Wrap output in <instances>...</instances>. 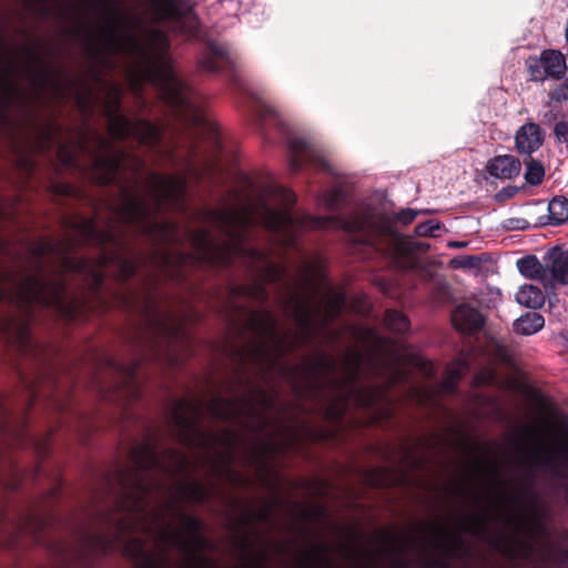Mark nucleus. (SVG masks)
Masks as SVG:
<instances>
[{
  "instance_id": "obj_26",
  "label": "nucleus",
  "mask_w": 568,
  "mask_h": 568,
  "mask_svg": "<svg viewBox=\"0 0 568 568\" xmlns=\"http://www.w3.org/2000/svg\"><path fill=\"white\" fill-rule=\"evenodd\" d=\"M78 229L83 236L98 240L100 243L116 242V232L113 229H109L105 232H98L94 221L84 219L79 222Z\"/></svg>"
},
{
  "instance_id": "obj_14",
  "label": "nucleus",
  "mask_w": 568,
  "mask_h": 568,
  "mask_svg": "<svg viewBox=\"0 0 568 568\" xmlns=\"http://www.w3.org/2000/svg\"><path fill=\"white\" fill-rule=\"evenodd\" d=\"M134 263L123 251L103 253V256L95 263L87 260L79 261L74 268L87 274L91 278V285L98 286L102 278L113 275L120 280L128 278L134 273Z\"/></svg>"
},
{
  "instance_id": "obj_49",
  "label": "nucleus",
  "mask_w": 568,
  "mask_h": 568,
  "mask_svg": "<svg viewBox=\"0 0 568 568\" xmlns=\"http://www.w3.org/2000/svg\"><path fill=\"white\" fill-rule=\"evenodd\" d=\"M354 308L357 311V312H361V313H364L367 311V305H363V306H354Z\"/></svg>"
},
{
  "instance_id": "obj_35",
  "label": "nucleus",
  "mask_w": 568,
  "mask_h": 568,
  "mask_svg": "<svg viewBox=\"0 0 568 568\" xmlns=\"http://www.w3.org/2000/svg\"><path fill=\"white\" fill-rule=\"evenodd\" d=\"M343 200V193L341 190H332L324 196V205L329 209L334 210L337 207V205Z\"/></svg>"
},
{
  "instance_id": "obj_38",
  "label": "nucleus",
  "mask_w": 568,
  "mask_h": 568,
  "mask_svg": "<svg viewBox=\"0 0 568 568\" xmlns=\"http://www.w3.org/2000/svg\"><path fill=\"white\" fill-rule=\"evenodd\" d=\"M235 294L247 295V296H251V297L257 298V300L263 298V296H264L262 288L258 286H256V287L241 286L235 290Z\"/></svg>"
},
{
  "instance_id": "obj_32",
  "label": "nucleus",
  "mask_w": 568,
  "mask_h": 568,
  "mask_svg": "<svg viewBox=\"0 0 568 568\" xmlns=\"http://www.w3.org/2000/svg\"><path fill=\"white\" fill-rule=\"evenodd\" d=\"M110 541L101 536H87L84 547L93 554H104L109 548Z\"/></svg>"
},
{
  "instance_id": "obj_59",
  "label": "nucleus",
  "mask_w": 568,
  "mask_h": 568,
  "mask_svg": "<svg viewBox=\"0 0 568 568\" xmlns=\"http://www.w3.org/2000/svg\"><path fill=\"white\" fill-rule=\"evenodd\" d=\"M304 281H305V282H310V277H308V275H305Z\"/></svg>"
},
{
  "instance_id": "obj_31",
  "label": "nucleus",
  "mask_w": 568,
  "mask_h": 568,
  "mask_svg": "<svg viewBox=\"0 0 568 568\" xmlns=\"http://www.w3.org/2000/svg\"><path fill=\"white\" fill-rule=\"evenodd\" d=\"M466 368H467L466 364L462 361H457V362L453 363L447 368L446 379L443 385L445 390H449L453 387V384L455 383V381H457L464 374Z\"/></svg>"
},
{
  "instance_id": "obj_24",
  "label": "nucleus",
  "mask_w": 568,
  "mask_h": 568,
  "mask_svg": "<svg viewBox=\"0 0 568 568\" xmlns=\"http://www.w3.org/2000/svg\"><path fill=\"white\" fill-rule=\"evenodd\" d=\"M516 301L527 308H540L545 304V295L542 291L531 284L519 287L516 293Z\"/></svg>"
},
{
  "instance_id": "obj_36",
  "label": "nucleus",
  "mask_w": 568,
  "mask_h": 568,
  "mask_svg": "<svg viewBox=\"0 0 568 568\" xmlns=\"http://www.w3.org/2000/svg\"><path fill=\"white\" fill-rule=\"evenodd\" d=\"M291 149L296 154L306 153V156L315 161V156L310 152V145L304 140H293L291 142Z\"/></svg>"
},
{
  "instance_id": "obj_2",
  "label": "nucleus",
  "mask_w": 568,
  "mask_h": 568,
  "mask_svg": "<svg viewBox=\"0 0 568 568\" xmlns=\"http://www.w3.org/2000/svg\"><path fill=\"white\" fill-rule=\"evenodd\" d=\"M295 195L282 186L268 185L254 200L236 199L220 210L207 215V222L216 227L222 235L221 243L205 230H199L191 235L192 245L199 250L201 258L216 260L226 263L231 256H247L253 263H260L262 278L267 282L280 280L284 271L271 262L264 252L250 247L246 241V230L255 224H263L271 231H282L281 240L284 245L293 242V233L297 229H342L346 232L369 231L373 220L362 214H353L347 220L313 217L308 215H292L287 207L294 203Z\"/></svg>"
},
{
  "instance_id": "obj_7",
  "label": "nucleus",
  "mask_w": 568,
  "mask_h": 568,
  "mask_svg": "<svg viewBox=\"0 0 568 568\" xmlns=\"http://www.w3.org/2000/svg\"><path fill=\"white\" fill-rule=\"evenodd\" d=\"M518 444L525 463L568 477V426L535 420L518 430Z\"/></svg>"
},
{
  "instance_id": "obj_12",
  "label": "nucleus",
  "mask_w": 568,
  "mask_h": 568,
  "mask_svg": "<svg viewBox=\"0 0 568 568\" xmlns=\"http://www.w3.org/2000/svg\"><path fill=\"white\" fill-rule=\"evenodd\" d=\"M121 89L111 84L108 87L105 109L109 115L110 134L116 139L134 136L141 143L153 144L159 139V131L155 126L145 121H130L122 115L115 114L119 108Z\"/></svg>"
},
{
  "instance_id": "obj_51",
  "label": "nucleus",
  "mask_w": 568,
  "mask_h": 568,
  "mask_svg": "<svg viewBox=\"0 0 568 568\" xmlns=\"http://www.w3.org/2000/svg\"><path fill=\"white\" fill-rule=\"evenodd\" d=\"M564 499H565V501L568 504V486L565 488V491H564Z\"/></svg>"
},
{
  "instance_id": "obj_44",
  "label": "nucleus",
  "mask_w": 568,
  "mask_h": 568,
  "mask_svg": "<svg viewBox=\"0 0 568 568\" xmlns=\"http://www.w3.org/2000/svg\"><path fill=\"white\" fill-rule=\"evenodd\" d=\"M214 59H215L214 57H210V58L203 60V62H202L203 69H205L207 71H216V65H215Z\"/></svg>"
},
{
  "instance_id": "obj_16",
  "label": "nucleus",
  "mask_w": 568,
  "mask_h": 568,
  "mask_svg": "<svg viewBox=\"0 0 568 568\" xmlns=\"http://www.w3.org/2000/svg\"><path fill=\"white\" fill-rule=\"evenodd\" d=\"M100 152L94 161L93 179L105 184L112 181L116 171L125 165V154L115 150L106 140L99 138Z\"/></svg>"
},
{
  "instance_id": "obj_9",
  "label": "nucleus",
  "mask_w": 568,
  "mask_h": 568,
  "mask_svg": "<svg viewBox=\"0 0 568 568\" xmlns=\"http://www.w3.org/2000/svg\"><path fill=\"white\" fill-rule=\"evenodd\" d=\"M272 406L273 400L268 394L250 387L241 398H213L207 410L215 418L237 420L256 432H263L270 422Z\"/></svg>"
},
{
  "instance_id": "obj_37",
  "label": "nucleus",
  "mask_w": 568,
  "mask_h": 568,
  "mask_svg": "<svg viewBox=\"0 0 568 568\" xmlns=\"http://www.w3.org/2000/svg\"><path fill=\"white\" fill-rule=\"evenodd\" d=\"M550 99L556 102L568 101V78L551 93Z\"/></svg>"
},
{
  "instance_id": "obj_4",
  "label": "nucleus",
  "mask_w": 568,
  "mask_h": 568,
  "mask_svg": "<svg viewBox=\"0 0 568 568\" xmlns=\"http://www.w3.org/2000/svg\"><path fill=\"white\" fill-rule=\"evenodd\" d=\"M480 507L462 523V529L484 536L491 517H497L505 534L523 547L534 568H567L565 555L549 542L537 496L528 484L501 480L495 466H488L474 494Z\"/></svg>"
},
{
  "instance_id": "obj_3",
  "label": "nucleus",
  "mask_w": 568,
  "mask_h": 568,
  "mask_svg": "<svg viewBox=\"0 0 568 568\" xmlns=\"http://www.w3.org/2000/svg\"><path fill=\"white\" fill-rule=\"evenodd\" d=\"M85 45L95 60L111 67L109 57L123 53L132 60L128 79L133 91L150 82L165 101L181 112H193L189 88L176 75L166 36L158 27L145 23L122 8H113L85 29Z\"/></svg>"
},
{
  "instance_id": "obj_18",
  "label": "nucleus",
  "mask_w": 568,
  "mask_h": 568,
  "mask_svg": "<svg viewBox=\"0 0 568 568\" xmlns=\"http://www.w3.org/2000/svg\"><path fill=\"white\" fill-rule=\"evenodd\" d=\"M287 314L294 317L295 322L302 329H310L316 322L317 307L313 297L301 296L294 294L285 305Z\"/></svg>"
},
{
  "instance_id": "obj_17",
  "label": "nucleus",
  "mask_w": 568,
  "mask_h": 568,
  "mask_svg": "<svg viewBox=\"0 0 568 568\" xmlns=\"http://www.w3.org/2000/svg\"><path fill=\"white\" fill-rule=\"evenodd\" d=\"M547 263L548 286H568V250L555 246L544 256Z\"/></svg>"
},
{
  "instance_id": "obj_30",
  "label": "nucleus",
  "mask_w": 568,
  "mask_h": 568,
  "mask_svg": "<svg viewBox=\"0 0 568 568\" xmlns=\"http://www.w3.org/2000/svg\"><path fill=\"white\" fill-rule=\"evenodd\" d=\"M545 176V168L540 161L530 159L526 162L525 180L528 184L538 185Z\"/></svg>"
},
{
  "instance_id": "obj_25",
  "label": "nucleus",
  "mask_w": 568,
  "mask_h": 568,
  "mask_svg": "<svg viewBox=\"0 0 568 568\" xmlns=\"http://www.w3.org/2000/svg\"><path fill=\"white\" fill-rule=\"evenodd\" d=\"M545 325L544 317L538 313H526L514 322V329L520 335H532Z\"/></svg>"
},
{
  "instance_id": "obj_43",
  "label": "nucleus",
  "mask_w": 568,
  "mask_h": 568,
  "mask_svg": "<svg viewBox=\"0 0 568 568\" xmlns=\"http://www.w3.org/2000/svg\"><path fill=\"white\" fill-rule=\"evenodd\" d=\"M58 155L61 159V161L64 162L65 164H71L73 161V155L67 152L64 148L59 149Z\"/></svg>"
},
{
  "instance_id": "obj_57",
  "label": "nucleus",
  "mask_w": 568,
  "mask_h": 568,
  "mask_svg": "<svg viewBox=\"0 0 568 568\" xmlns=\"http://www.w3.org/2000/svg\"><path fill=\"white\" fill-rule=\"evenodd\" d=\"M161 325H163V331H168L169 328L166 327V324L163 322L161 323Z\"/></svg>"
},
{
  "instance_id": "obj_10",
  "label": "nucleus",
  "mask_w": 568,
  "mask_h": 568,
  "mask_svg": "<svg viewBox=\"0 0 568 568\" xmlns=\"http://www.w3.org/2000/svg\"><path fill=\"white\" fill-rule=\"evenodd\" d=\"M202 413L203 407L197 400H179L172 409L171 426L173 432L181 443L202 447L207 452L215 446H221L224 455L222 460H229L234 435L230 432L212 435L199 430L196 423Z\"/></svg>"
},
{
  "instance_id": "obj_34",
  "label": "nucleus",
  "mask_w": 568,
  "mask_h": 568,
  "mask_svg": "<svg viewBox=\"0 0 568 568\" xmlns=\"http://www.w3.org/2000/svg\"><path fill=\"white\" fill-rule=\"evenodd\" d=\"M440 229V224L435 220H429L424 223H419L415 232L419 236H433L434 233Z\"/></svg>"
},
{
  "instance_id": "obj_50",
  "label": "nucleus",
  "mask_w": 568,
  "mask_h": 568,
  "mask_svg": "<svg viewBox=\"0 0 568 568\" xmlns=\"http://www.w3.org/2000/svg\"><path fill=\"white\" fill-rule=\"evenodd\" d=\"M450 245L454 246V247H464L466 244L462 243V242H454Z\"/></svg>"
},
{
  "instance_id": "obj_42",
  "label": "nucleus",
  "mask_w": 568,
  "mask_h": 568,
  "mask_svg": "<svg viewBox=\"0 0 568 568\" xmlns=\"http://www.w3.org/2000/svg\"><path fill=\"white\" fill-rule=\"evenodd\" d=\"M507 226L510 229L525 230L529 226V223L526 220L509 219Z\"/></svg>"
},
{
  "instance_id": "obj_41",
  "label": "nucleus",
  "mask_w": 568,
  "mask_h": 568,
  "mask_svg": "<svg viewBox=\"0 0 568 568\" xmlns=\"http://www.w3.org/2000/svg\"><path fill=\"white\" fill-rule=\"evenodd\" d=\"M417 216V213L414 210H403L397 214L398 221L407 224L413 222Z\"/></svg>"
},
{
  "instance_id": "obj_23",
  "label": "nucleus",
  "mask_w": 568,
  "mask_h": 568,
  "mask_svg": "<svg viewBox=\"0 0 568 568\" xmlns=\"http://www.w3.org/2000/svg\"><path fill=\"white\" fill-rule=\"evenodd\" d=\"M430 544L443 555H453L459 545V536L444 526H434Z\"/></svg>"
},
{
  "instance_id": "obj_46",
  "label": "nucleus",
  "mask_w": 568,
  "mask_h": 568,
  "mask_svg": "<svg viewBox=\"0 0 568 568\" xmlns=\"http://www.w3.org/2000/svg\"><path fill=\"white\" fill-rule=\"evenodd\" d=\"M496 357H497L499 361H506V359H507V352H506V349H504L503 347H498V351H497Z\"/></svg>"
},
{
  "instance_id": "obj_40",
  "label": "nucleus",
  "mask_w": 568,
  "mask_h": 568,
  "mask_svg": "<svg viewBox=\"0 0 568 568\" xmlns=\"http://www.w3.org/2000/svg\"><path fill=\"white\" fill-rule=\"evenodd\" d=\"M394 244H395V253L396 254H404L406 252V244H407V240L403 236H399L397 234H395L393 237H392Z\"/></svg>"
},
{
  "instance_id": "obj_28",
  "label": "nucleus",
  "mask_w": 568,
  "mask_h": 568,
  "mask_svg": "<svg viewBox=\"0 0 568 568\" xmlns=\"http://www.w3.org/2000/svg\"><path fill=\"white\" fill-rule=\"evenodd\" d=\"M345 305V295L339 291L331 290L326 293L324 313L327 321L333 320Z\"/></svg>"
},
{
  "instance_id": "obj_19",
  "label": "nucleus",
  "mask_w": 568,
  "mask_h": 568,
  "mask_svg": "<svg viewBox=\"0 0 568 568\" xmlns=\"http://www.w3.org/2000/svg\"><path fill=\"white\" fill-rule=\"evenodd\" d=\"M545 135L539 124L526 122L515 134V149L521 155H531L544 144Z\"/></svg>"
},
{
  "instance_id": "obj_8",
  "label": "nucleus",
  "mask_w": 568,
  "mask_h": 568,
  "mask_svg": "<svg viewBox=\"0 0 568 568\" xmlns=\"http://www.w3.org/2000/svg\"><path fill=\"white\" fill-rule=\"evenodd\" d=\"M320 369L326 374L333 390V397L336 400L334 417L339 416L348 403L354 402L359 406H369L382 397V390L376 388H363L355 384V378L358 374L361 365V356L355 353H348L343 362L341 371L343 377L341 381H332L331 375L335 373L336 363L329 356H324L320 359Z\"/></svg>"
},
{
  "instance_id": "obj_11",
  "label": "nucleus",
  "mask_w": 568,
  "mask_h": 568,
  "mask_svg": "<svg viewBox=\"0 0 568 568\" xmlns=\"http://www.w3.org/2000/svg\"><path fill=\"white\" fill-rule=\"evenodd\" d=\"M248 324L257 341L248 351L247 361L264 373L281 371L280 357L288 348V341L281 335L273 314L265 311L253 313Z\"/></svg>"
},
{
  "instance_id": "obj_15",
  "label": "nucleus",
  "mask_w": 568,
  "mask_h": 568,
  "mask_svg": "<svg viewBox=\"0 0 568 568\" xmlns=\"http://www.w3.org/2000/svg\"><path fill=\"white\" fill-rule=\"evenodd\" d=\"M526 65L532 81L559 79L567 70L565 57L557 50H545L539 57H530Z\"/></svg>"
},
{
  "instance_id": "obj_58",
  "label": "nucleus",
  "mask_w": 568,
  "mask_h": 568,
  "mask_svg": "<svg viewBox=\"0 0 568 568\" xmlns=\"http://www.w3.org/2000/svg\"><path fill=\"white\" fill-rule=\"evenodd\" d=\"M322 556H323V555H322V552L316 551V557H317L318 559H320Z\"/></svg>"
},
{
  "instance_id": "obj_56",
  "label": "nucleus",
  "mask_w": 568,
  "mask_h": 568,
  "mask_svg": "<svg viewBox=\"0 0 568 568\" xmlns=\"http://www.w3.org/2000/svg\"><path fill=\"white\" fill-rule=\"evenodd\" d=\"M323 168L328 170V164L325 161H323Z\"/></svg>"
},
{
  "instance_id": "obj_33",
  "label": "nucleus",
  "mask_w": 568,
  "mask_h": 568,
  "mask_svg": "<svg viewBox=\"0 0 568 568\" xmlns=\"http://www.w3.org/2000/svg\"><path fill=\"white\" fill-rule=\"evenodd\" d=\"M554 135L559 143H568V113L555 124Z\"/></svg>"
},
{
  "instance_id": "obj_55",
  "label": "nucleus",
  "mask_w": 568,
  "mask_h": 568,
  "mask_svg": "<svg viewBox=\"0 0 568 568\" xmlns=\"http://www.w3.org/2000/svg\"><path fill=\"white\" fill-rule=\"evenodd\" d=\"M509 388H516L517 387V383L515 382H511L509 385H508Z\"/></svg>"
},
{
  "instance_id": "obj_6",
  "label": "nucleus",
  "mask_w": 568,
  "mask_h": 568,
  "mask_svg": "<svg viewBox=\"0 0 568 568\" xmlns=\"http://www.w3.org/2000/svg\"><path fill=\"white\" fill-rule=\"evenodd\" d=\"M54 250L52 243L39 242L30 248L28 266L23 271L0 268V300L8 298L19 305L37 302L62 307L63 283L60 276L51 278L47 275L42 261Z\"/></svg>"
},
{
  "instance_id": "obj_52",
  "label": "nucleus",
  "mask_w": 568,
  "mask_h": 568,
  "mask_svg": "<svg viewBox=\"0 0 568 568\" xmlns=\"http://www.w3.org/2000/svg\"><path fill=\"white\" fill-rule=\"evenodd\" d=\"M172 258H173L172 256H165L164 257V263L165 264H170L172 262Z\"/></svg>"
},
{
  "instance_id": "obj_21",
  "label": "nucleus",
  "mask_w": 568,
  "mask_h": 568,
  "mask_svg": "<svg viewBox=\"0 0 568 568\" xmlns=\"http://www.w3.org/2000/svg\"><path fill=\"white\" fill-rule=\"evenodd\" d=\"M519 273L528 280H537L548 287L547 263H542L535 256L528 255L517 261Z\"/></svg>"
},
{
  "instance_id": "obj_20",
  "label": "nucleus",
  "mask_w": 568,
  "mask_h": 568,
  "mask_svg": "<svg viewBox=\"0 0 568 568\" xmlns=\"http://www.w3.org/2000/svg\"><path fill=\"white\" fill-rule=\"evenodd\" d=\"M486 170L496 179L511 180L520 174L521 163L514 155H497L488 161Z\"/></svg>"
},
{
  "instance_id": "obj_39",
  "label": "nucleus",
  "mask_w": 568,
  "mask_h": 568,
  "mask_svg": "<svg viewBox=\"0 0 568 568\" xmlns=\"http://www.w3.org/2000/svg\"><path fill=\"white\" fill-rule=\"evenodd\" d=\"M496 381L495 373L490 368H486L480 372L476 377V383L478 385H488L493 384Z\"/></svg>"
},
{
  "instance_id": "obj_5",
  "label": "nucleus",
  "mask_w": 568,
  "mask_h": 568,
  "mask_svg": "<svg viewBox=\"0 0 568 568\" xmlns=\"http://www.w3.org/2000/svg\"><path fill=\"white\" fill-rule=\"evenodd\" d=\"M185 182L171 175L150 174L142 191L125 194L114 217L122 223H132L158 242H175L180 239L176 226L171 222L153 220L152 215L162 207H179Z\"/></svg>"
},
{
  "instance_id": "obj_53",
  "label": "nucleus",
  "mask_w": 568,
  "mask_h": 568,
  "mask_svg": "<svg viewBox=\"0 0 568 568\" xmlns=\"http://www.w3.org/2000/svg\"><path fill=\"white\" fill-rule=\"evenodd\" d=\"M387 542L393 547L394 538L392 536H387Z\"/></svg>"
},
{
  "instance_id": "obj_22",
  "label": "nucleus",
  "mask_w": 568,
  "mask_h": 568,
  "mask_svg": "<svg viewBox=\"0 0 568 568\" xmlns=\"http://www.w3.org/2000/svg\"><path fill=\"white\" fill-rule=\"evenodd\" d=\"M454 326L460 332H471L483 324L480 314L473 307L462 305L452 314Z\"/></svg>"
},
{
  "instance_id": "obj_1",
  "label": "nucleus",
  "mask_w": 568,
  "mask_h": 568,
  "mask_svg": "<svg viewBox=\"0 0 568 568\" xmlns=\"http://www.w3.org/2000/svg\"><path fill=\"white\" fill-rule=\"evenodd\" d=\"M135 469L120 475L121 493L112 510L102 520L120 530L148 532L150 540L132 538L124 554L135 568H217L202 556L207 547L201 537L199 523L183 514L181 503L203 501L207 489L193 479H178L174 487L153 485L140 470L156 467L168 474H184L192 468L191 460L176 450H166L161 457L146 444L131 452Z\"/></svg>"
},
{
  "instance_id": "obj_47",
  "label": "nucleus",
  "mask_w": 568,
  "mask_h": 568,
  "mask_svg": "<svg viewBox=\"0 0 568 568\" xmlns=\"http://www.w3.org/2000/svg\"><path fill=\"white\" fill-rule=\"evenodd\" d=\"M168 362L171 365H178L180 363V359L175 358L172 354H168Z\"/></svg>"
},
{
  "instance_id": "obj_54",
  "label": "nucleus",
  "mask_w": 568,
  "mask_h": 568,
  "mask_svg": "<svg viewBox=\"0 0 568 568\" xmlns=\"http://www.w3.org/2000/svg\"><path fill=\"white\" fill-rule=\"evenodd\" d=\"M125 371H126V374H128V375H132V371H133V368H132V367H126V368H125Z\"/></svg>"
},
{
  "instance_id": "obj_29",
  "label": "nucleus",
  "mask_w": 568,
  "mask_h": 568,
  "mask_svg": "<svg viewBox=\"0 0 568 568\" xmlns=\"http://www.w3.org/2000/svg\"><path fill=\"white\" fill-rule=\"evenodd\" d=\"M384 321L386 327L393 332L404 333L409 327L408 318L397 311H387Z\"/></svg>"
},
{
  "instance_id": "obj_27",
  "label": "nucleus",
  "mask_w": 568,
  "mask_h": 568,
  "mask_svg": "<svg viewBox=\"0 0 568 568\" xmlns=\"http://www.w3.org/2000/svg\"><path fill=\"white\" fill-rule=\"evenodd\" d=\"M548 220L550 224L558 225L568 220V200L555 196L548 204Z\"/></svg>"
},
{
  "instance_id": "obj_48",
  "label": "nucleus",
  "mask_w": 568,
  "mask_h": 568,
  "mask_svg": "<svg viewBox=\"0 0 568 568\" xmlns=\"http://www.w3.org/2000/svg\"><path fill=\"white\" fill-rule=\"evenodd\" d=\"M187 258H189V257H187V256H185V255H179V256L176 257V260H178V262H179L180 264H185V263H186V261H187Z\"/></svg>"
},
{
  "instance_id": "obj_45",
  "label": "nucleus",
  "mask_w": 568,
  "mask_h": 568,
  "mask_svg": "<svg viewBox=\"0 0 568 568\" xmlns=\"http://www.w3.org/2000/svg\"><path fill=\"white\" fill-rule=\"evenodd\" d=\"M17 338L20 341V342H23L26 336H27V329L24 326H19L17 327Z\"/></svg>"
},
{
  "instance_id": "obj_13",
  "label": "nucleus",
  "mask_w": 568,
  "mask_h": 568,
  "mask_svg": "<svg viewBox=\"0 0 568 568\" xmlns=\"http://www.w3.org/2000/svg\"><path fill=\"white\" fill-rule=\"evenodd\" d=\"M148 11L154 22L165 23L175 32L192 34L197 29L190 0H150Z\"/></svg>"
}]
</instances>
